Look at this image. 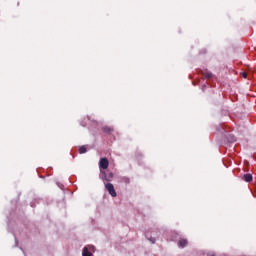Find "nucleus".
Segmentation results:
<instances>
[{"label": "nucleus", "instance_id": "obj_1", "mask_svg": "<svg viewBox=\"0 0 256 256\" xmlns=\"http://www.w3.org/2000/svg\"><path fill=\"white\" fill-rule=\"evenodd\" d=\"M105 189L108 191L109 195H111V197H117V192L115 191V186H113L112 183H107L105 185Z\"/></svg>", "mask_w": 256, "mask_h": 256}, {"label": "nucleus", "instance_id": "obj_2", "mask_svg": "<svg viewBox=\"0 0 256 256\" xmlns=\"http://www.w3.org/2000/svg\"><path fill=\"white\" fill-rule=\"evenodd\" d=\"M99 169H109V160L107 158H101L99 161Z\"/></svg>", "mask_w": 256, "mask_h": 256}, {"label": "nucleus", "instance_id": "obj_3", "mask_svg": "<svg viewBox=\"0 0 256 256\" xmlns=\"http://www.w3.org/2000/svg\"><path fill=\"white\" fill-rule=\"evenodd\" d=\"M120 183H124L125 185H129L131 183V178L127 176H123L120 178Z\"/></svg>", "mask_w": 256, "mask_h": 256}, {"label": "nucleus", "instance_id": "obj_4", "mask_svg": "<svg viewBox=\"0 0 256 256\" xmlns=\"http://www.w3.org/2000/svg\"><path fill=\"white\" fill-rule=\"evenodd\" d=\"M188 243L189 242L187 241V239L181 238L178 242V245H179V247H182V249H183V248H185L186 245H188Z\"/></svg>", "mask_w": 256, "mask_h": 256}, {"label": "nucleus", "instance_id": "obj_5", "mask_svg": "<svg viewBox=\"0 0 256 256\" xmlns=\"http://www.w3.org/2000/svg\"><path fill=\"white\" fill-rule=\"evenodd\" d=\"M243 179L246 181V183H251L253 181V175L251 174H244Z\"/></svg>", "mask_w": 256, "mask_h": 256}, {"label": "nucleus", "instance_id": "obj_6", "mask_svg": "<svg viewBox=\"0 0 256 256\" xmlns=\"http://www.w3.org/2000/svg\"><path fill=\"white\" fill-rule=\"evenodd\" d=\"M103 133H107L108 135H111L113 133V128L109 126H105L102 128Z\"/></svg>", "mask_w": 256, "mask_h": 256}, {"label": "nucleus", "instance_id": "obj_7", "mask_svg": "<svg viewBox=\"0 0 256 256\" xmlns=\"http://www.w3.org/2000/svg\"><path fill=\"white\" fill-rule=\"evenodd\" d=\"M101 173L104 174V180L105 181H111V179H113V173H109L108 178H107V174H105V171H101Z\"/></svg>", "mask_w": 256, "mask_h": 256}, {"label": "nucleus", "instance_id": "obj_8", "mask_svg": "<svg viewBox=\"0 0 256 256\" xmlns=\"http://www.w3.org/2000/svg\"><path fill=\"white\" fill-rule=\"evenodd\" d=\"M93 255L91 252H89V249L87 247L83 248L82 256H91Z\"/></svg>", "mask_w": 256, "mask_h": 256}, {"label": "nucleus", "instance_id": "obj_9", "mask_svg": "<svg viewBox=\"0 0 256 256\" xmlns=\"http://www.w3.org/2000/svg\"><path fill=\"white\" fill-rule=\"evenodd\" d=\"M203 76L205 77V79H211V77H213V73L206 72V73L203 74Z\"/></svg>", "mask_w": 256, "mask_h": 256}, {"label": "nucleus", "instance_id": "obj_10", "mask_svg": "<svg viewBox=\"0 0 256 256\" xmlns=\"http://www.w3.org/2000/svg\"><path fill=\"white\" fill-rule=\"evenodd\" d=\"M87 151V147H85V146H81L80 148H79V153H80V155H83V153H85Z\"/></svg>", "mask_w": 256, "mask_h": 256}, {"label": "nucleus", "instance_id": "obj_11", "mask_svg": "<svg viewBox=\"0 0 256 256\" xmlns=\"http://www.w3.org/2000/svg\"><path fill=\"white\" fill-rule=\"evenodd\" d=\"M241 76H242L244 79H247V72H242V73H241Z\"/></svg>", "mask_w": 256, "mask_h": 256}, {"label": "nucleus", "instance_id": "obj_12", "mask_svg": "<svg viewBox=\"0 0 256 256\" xmlns=\"http://www.w3.org/2000/svg\"><path fill=\"white\" fill-rule=\"evenodd\" d=\"M151 243L155 244V238L150 239Z\"/></svg>", "mask_w": 256, "mask_h": 256}, {"label": "nucleus", "instance_id": "obj_13", "mask_svg": "<svg viewBox=\"0 0 256 256\" xmlns=\"http://www.w3.org/2000/svg\"><path fill=\"white\" fill-rule=\"evenodd\" d=\"M207 256H215V253H209Z\"/></svg>", "mask_w": 256, "mask_h": 256}]
</instances>
